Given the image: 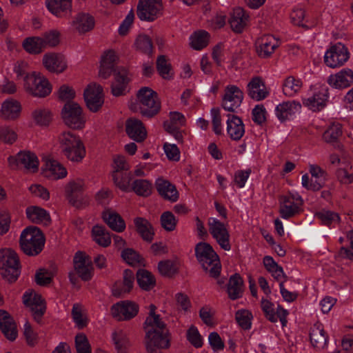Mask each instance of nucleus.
Wrapping results in <instances>:
<instances>
[{
  "label": "nucleus",
  "instance_id": "63",
  "mask_svg": "<svg viewBox=\"0 0 353 353\" xmlns=\"http://www.w3.org/2000/svg\"><path fill=\"white\" fill-rule=\"evenodd\" d=\"M261 307L265 313L266 318L271 322L275 323L277 321V318L275 314L274 304L266 299H262Z\"/></svg>",
  "mask_w": 353,
  "mask_h": 353
},
{
  "label": "nucleus",
  "instance_id": "56",
  "mask_svg": "<svg viewBox=\"0 0 353 353\" xmlns=\"http://www.w3.org/2000/svg\"><path fill=\"white\" fill-rule=\"evenodd\" d=\"M315 216L325 225L339 223L341 220L339 214L330 210H321L316 213Z\"/></svg>",
  "mask_w": 353,
  "mask_h": 353
},
{
  "label": "nucleus",
  "instance_id": "31",
  "mask_svg": "<svg viewBox=\"0 0 353 353\" xmlns=\"http://www.w3.org/2000/svg\"><path fill=\"white\" fill-rule=\"evenodd\" d=\"M156 188L159 194L165 200L175 202L179 199V192L174 185L170 181L158 179L155 183Z\"/></svg>",
  "mask_w": 353,
  "mask_h": 353
},
{
  "label": "nucleus",
  "instance_id": "21",
  "mask_svg": "<svg viewBox=\"0 0 353 353\" xmlns=\"http://www.w3.org/2000/svg\"><path fill=\"white\" fill-rule=\"evenodd\" d=\"M327 83L336 89H345L353 84V70L350 68H343L334 74H331Z\"/></svg>",
  "mask_w": 353,
  "mask_h": 353
},
{
  "label": "nucleus",
  "instance_id": "43",
  "mask_svg": "<svg viewBox=\"0 0 353 353\" xmlns=\"http://www.w3.org/2000/svg\"><path fill=\"white\" fill-rule=\"evenodd\" d=\"M137 230L142 239L151 242L154 237V230L151 223L145 219L137 217L134 221Z\"/></svg>",
  "mask_w": 353,
  "mask_h": 353
},
{
  "label": "nucleus",
  "instance_id": "45",
  "mask_svg": "<svg viewBox=\"0 0 353 353\" xmlns=\"http://www.w3.org/2000/svg\"><path fill=\"white\" fill-rule=\"evenodd\" d=\"M243 283V279L238 274H235L230 278L227 290L228 296L231 299L235 300L241 296Z\"/></svg>",
  "mask_w": 353,
  "mask_h": 353
},
{
  "label": "nucleus",
  "instance_id": "6",
  "mask_svg": "<svg viewBox=\"0 0 353 353\" xmlns=\"http://www.w3.org/2000/svg\"><path fill=\"white\" fill-rule=\"evenodd\" d=\"M23 87L28 94L37 97H45L52 91V86L48 79L36 72L26 77Z\"/></svg>",
  "mask_w": 353,
  "mask_h": 353
},
{
  "label": "nucleus",
  "instance_id": "12",
  "mask_svg": "<svg viewBox=\"0 0 353 353\" xmlns=\"http://www.w3.org/2000/svg\"><path fill=\"white\" fill-rule=\"evenodd\" d=\"M23 303L30 310L34 319L39 323L46 310V303L42 296L28 290L23 295Z\"/></svg>",
  "mask_w": 353,
  "mask_h": 353
},
{
  "label": "nucleus",
  "instance_id": "13",
  "mask_svg": "<svg viewBox=\"0 0 353 353\" xmlns=\"http://www.w3.org/2000/svg\"><path fill=\"white\" fill-rule=\"evenodd\" d=\"M210 233L220 247L226 251L231 249L230 234L225 224L215 218L208 219Z\"/></svg>",
  "mask_w": 353,
  "mask_h": 353
},
{
  "label": "nucleus",
  "instance_id": "37",
  "mask_svg": "<svg viewBox=\"0 0 353 353\" xmlns=\"http://www.w3.org/2000/svg\"><path fill=\"white\" fill-rule=\"evenodd\" d=\"M21 110V104L17 100L9 99L1 105V117L5 119L12 120L19 117Z\"/></svg>",
  "mask_w": 353,
  "mask_h": 353
},
{
  "label": "nucleus",
  "instance_id": "26",
  "mask_svg": "<svg viewBox=\"0 0 353 353\" xmlns=\"http://www.w3.org/2000/svg\"><path fill=\"white\" fill-rule=\"evenodd\" d=\"M125 131L130 138L137 142L143 141L147 137L143 123L137 119L130 118L126 121Z\"/></svg>",
  "mask_w": 353,
  "mask_h": 353
},
{
  "label": "nucleus",
  "instance_id": "5",
  "mask_svg": "<svg viewBox=\"0 0 353 353\" xmlns=\"http://www.w3.org/2000/svg\"><path fill=\"white\" fill-rule=\"evenodd\" d=\"M141 114L151 118L156 115L161 108L157 93L148 87L141 88L137 94Z\"/></svg>",
  "mask_w": 353,
  "mask_h": 353
},
{
  "label": "nucleus",
  "instance_id": "3",
  "mask_svg": "<svg viewBox=\"0 0 353 353\" xmlns=\"http://www.w3.org/2000/svg\"><path fill=\"white\" fill-rule=\"evenodd\" d=\"M21 265L17 252L10 248L0 250V274L10 283H14L21 274Z\"/></svg>",
  "mask_w": 353,
  "mask_h": 353
},
{
  "label": "nucleus",
  "instance_id": "51",
  "mask_svg": "<svg viewBox=\"0 0 353 353\" xmlns=\"http://www.w3.org/2000/svg\"><path fill=\"white\" fill-rule=\"evenodd\" d=\"M112 179L114 184L120 190L124 192L130 191V181L132 179V174L130 172L125 171L112 173Z\"/></svg>",
  "mask_w": 353,
  "mask_h": 353
},
{
  "label": "nucleus",
  "instance_id": "24",
  "mask_svg": "<svg viewBox=\"0 0 353 353\" xmlns=\"http://www.w3.org/2000/svg\"><path fill=\"white\" fill-rule=\"evenodd\" d=\"M0 330L5 337L10 341H14L17 337L16 323L10 314L3 310H0Z\"/></svg>",
  "mask_w": 353,
  "mask_h": 353
},
{
  "label": "nucleus",
  "instance_id": "17",
  "mask_svg": "<svg viewBox=\"0 0 353 353\" xmlns=\"http://www.w3.org/2000/svg\"><path fill=\"white\" fill-rule=\"evenodd\" d=\"M138 305L130 301H120L111 307L112 316L119 321L130 320L134 318L138 314Z\"/></svg>",
  "mask_w": 353,
  "mask_h": 353
},
{
  "label": "nucleus",
  "instance_id": "14",
  "mask_svg": "<svg viewBox=\"0 0 353 353\" xmlns=\"http://www.w3.org/2000/svg\"><path fill=\"white\" fill-rule=\"evenodd\" d=\"M348 59L347 49L341 43L332 46L324 56L325 63L332 68L343 65Z\"/></svg>",
  "mask_w": 353,
  "mask_h": 353
},
{
  "label": "nucleus",
  "instance_id": "18",
  "mask_svg": "<svg viewBox=\"0 0 353 353\" xmlns=\"http://www.w3.org/2000/svg\"><path fill=\"white\" fill-rule=\"evenodd\" d=\"M83 182L81 179L70 181L65 186V194L69 202L75 208H81L88 203L81 194Z\"/></svg>",
  "mask_w": 353,
  "mask_h": 353
},
{
  "label": "nucleus",
  "instance_id": "57",
  "mask_svg": "<svg viewBox=\"0 0 353 353\" xmlns=\"http://www.w3.org/2000/svg\"><path fill=\"white\" fill-rule=\"evenodd\" d=\"M75 348L77 353H92L91 346L87 336L80 333L75 336Z\"/></svg>",
  "mask_w": 353,
  "mask_h": 353
},
{
  "label": "nucleus",
  "instance_id": "53",
  "mask_svg": "<svg viewBox=\"0 0 353 353\" xmlns=\"http://www.w3.org/2000/svg\"><path fill=\"white\" fill-rule=\"evenodd\" d=\"M34 121L39 125H48L52 119L51 112L46 108H38L32 113Z\"/></svg>",
  "mask_w": 353,
  "mask_h": 353
},
{
  "label": "nucleus",
  "instance_id": "47",
  "mask_svg": "<svg viewBox=\"0 0 353 353\" xmlns=\"http://www.w3.org/2000/svg\"><path fill=\"white\" fill-rule=\"evenodd\" d=\"M210 35L205 30L194 32L190 37L191 47L196 50L205 48L209 43Z\"/></svg>",
  "mask_w": 353,
  "mask_h": 353
},
{
  "label": "nucleus",
  "instance_id": "61",
  "mask_svg": "<svg viewBox=\"0 0 353 353\" xmlns=\"http://www.w3.org/2000/svg\"><path fill=\"white\" fill-rule=\"evenodd\" d=\"M158 268L161 274L166 276H171L177 271L176 264L170 260L160 261Z\"/></svg>",
  "mask_w": 353,
  "mask_h": 353
},
{
  "label": "nucleus",
  "instance_id": "22",
  "mask_svg": "<svg viewBox=\"0 0 353 353\" xmlns=\"http://www.w3.org/2000/svg\"><path fill=\"white\" fill-rule=\"evenodd\" d=\"M114 74V81L111 85L112 94L115 97L124 95L127 85L130 81L128 71L123 67H118Z\"/></svg>",
  "mask_w": 353,
  "mask_h": 353
},
{
  "label": "nucleus",
  "instance_id": "35",
  "mask_svg": "<svg viewBox=\"0 0 353 353\" xmlns=\"http://www.w3.org/2000/svg\"><path fill=\"white\" fill-rule=\"evenodd\" d=\"M117 60V57L114 51L110 50L105 53L101 58L99 76L105 79L111 75L113 70L115 72Z\"/></svg>",
  "mask_w": 353,
  "mask_h": 353
},
{
  "label": "nucleus",
  "instance_id": "58",
  "mask_svg": "<svg viewBox=\"0 0 353 353\" xmlns=\"http://www.w3.org/2000/svg\"><path fill=\"white\" fill-rule=\"evenodd\" d=\"M157 69L159 74L165 79L171 77L170 75L171 71V65L168 62L165 55H160L157 60Z\"/></svg>",
  "mask_w": 353,
  "mask_h": 353
},
{
  "label": "nucleus",
  "instance_id": "62",
  "mask_svg": "<svg viewBox=\"0 0 353 353\" xmlns=\"http://www.w3.org/2000/svg\"><path fill=\"white\" fill-rule=\"evenodd\" d=\"M187 339L189 342L195 347H201L203 345V341L198 329L192 325L187 332Z\"/></svg>",
  "mask_w": 353,
  "mask_h": 353
},
{
  "label": "nucleus",
  "instance_id": "15",
  "mask_svg": "<svg viewBox=\"0 0 353 353\" xmlns=\"http://www.w3.org/2000/svg\"><path fill=\"white\" fill-rule=\"evenodd\" d=\"M83 96L88 108L93 112H97L104 103L103 88L100 85H88L84 90Z\"/></svg>",
  "mask_w": 353,
  "mask_h": 353
},
{
  "label": "nucleus",
  "instance_id": "52",
  "mask_svg": "<svg viewBox=\"0 0 353 353\" xmlns=\"http://www.w3.org/2000/svg\"><path fill=\"white\" fill-rule=\"evenodd\" d=\"M22 46L25 50L30 54H39L44 49L41 37L26 38Z\"/></svg>",
  "mask_w": 353,
  "mask_h": 353
},
{
  "label": "nucleus",
  "instance_id": "27",
  "mask_svg": "<svg viewBox=\"0 0 353 353\" xmlns=\"http://www.w3.org/2000/svg\"><path fill=\"white\" fill-rule=\"evenodd\" d=\"M145 347L148 353H162L161 349H167L170 347L168 338H161L154 332H149L145 336Z\"/></svg>",
  "mask_w": 353,
  "mask_h": 353
},
{
  "label": "nucleus",
  "instance_id": "2",
  "mask_svg": "<svg viewBox=\"0 0 353 353\" xmlns=\"http://www.w3.org/2000/svg\"><path fill=\"white\" fill-rule=\"evenodd\" d=\"M195 255L203 270L208 272L210 276H219L221 265L218 254L208 243L200 242L195 246Z\"/></svg>",
  "mask_w": 353,
  "mask_h": 353
},
{
  "label": "nucleus",
  "instance_id": "39",
  "mask_svg": "<svg viewBox=\"0 0 353 353\" xmlns=\"http://www.w3.org/2000/svg\"><path fill=\"white\" fill-rule=\"evenodd\" d=\"M303 81L301 79L294 76L286 77L283 83L282 90L284 95L293 97L296 95L303 87Z\"/></svg>",
  "mask_w": 353,
  "mask_h": 353
},
{
  "label": "nucleus",
  "instance_id": "32",
  "mask_svg": "<svg viewBox=\"0 0 353 353\" xmlns=\"http://www.w3.org/2000/svg\"><path fill=\"white\" fill-rule=\"evenodd\" d=\"M248 94L255 101H261L269 94L264 82L260 77L252 78L248 84Z\"/></svg>",
  "mask_w": 353,
  "mask_h": 353
},
{
  "label": "nucleus",
  "instance_id": "34",
  "mask_svg": "<svg viewBox=\"0 0 353 353\" xmlns=\"http://www.w3.org/2000/svg\"><path fill=\"white\" fill-rule=\"evenodd\" d=\"M27 218L32 223L47 226L50 224L49 213L38 206H30L26 210Z\"/></svg>",
  "mask_w": 353,
  "mask_h": 353
},
{
  "label": "nucleus",
  "instance_id": "23",
  "mask_svg": "<svg viewBox=\"0 0 353 353\" xmlns=\"http://www.w3.org/2000/svg\"><path fill=\"white\" fill-rule=\"evenodd\" d=\"M44 67L49 72L61 73L67 68V62L65 57L57 53H47L42 59Z\"/></svg>",
  "mask_w": 353,
  "mask_h": 353
},
{
  "label": "nucleus",
  "instance_id": "9",
  "mask_svg": "<svg viewBox=\"0 0 353 353\" xmlns=\"http://www.w3.org/2000/svg\"><path fill=\"white\" fill-rule=\"evenodd\" d=\"M162 0H139L137 14L141 21H153L162 13Z\"/></svg>",
  "mask_w": 353,
  "mask_h": 353
},
{
  "label": "nucleus",
  "instance_id": "20",
  "mask_svg": "<svg viewBox=\"0 0 353 353\" xmlns=\"http://www.w3.org/2000/svg\"><path fill=\"white\" fill-rule=\"evenodd\" d=\"M278 46V40L271 34L263 35L256 41V53L263 59L270 57Z\"/></svg>",
  "mask_w": 353,
  "mask_h": 353
},
{
  "label": "nucleus",
  "instance_id": "1",
  "mask_svg": "<svg viewBox=\"0 0 353 353\" xmlns=\"http://www.w3.org/2000/svg\"><path fill=\"white\" fill-rule=\"evenodd\" d=\"M61 153L68 160L80 162L85 156V148L80 137L70 131L61 132L58 137Z\"/></svg>",
  "mask_w": 353,
  "mask_h": 353
},
{
  "label": "nucleus",
  "instance_id": "4",
  "mask_svg": "<svg viewBox=\"0 0 353 353\" xmlns=\"http://www.w3.org/2000/svg\"><path fill=\"white\" fill-rule=\"evenodd\" d=\"M45 244V237L41 230L36 226L26 228L20 236V246L23 252L30 256L39 254Z\"/></svg>",
  "mask_w": 353,
  "mask_h": 353
},
{
  "label": "nucleus",
  "instance_id": "50",
  "mask_svg": "<svg viewBox=\"0 0 353 353\" xmlns=\"http://www.w3.org/2000/svg\"><path fill=\"white\" fill-rule=\"evenodd\" d=\"M131 190L137 195L146 197L152 194V184L146 179H136L131 185Z\"/></svg>",
  "mask_w": 353,
  "mask_h": 353
},
{
  "label": "nucleus",
  "instance_id": "25",
  "mask_svg": "<svg viewBox=\"0 0 353 353\" xmlns=\"http://www.w3.org/2000/svg\"><path fill=\"white\" fill-rule=\"evenodd\" d=\"M327 98V90L321 88L311 97L303 99V104L312 111H319L325 106Z\"/></svg>",
  "mask_w": 353,
  "mask_h": 353
},
{
  "label": "nucleus",
  "instance_id": "11",
  "mask_svg": "<svg viewBox=\"0 0 353 353\" xmlns=\"http://www.w3.org/2000/svg\"><path fill=\"white\" fill-rule=\"evenodd\" d=\"M279 213L283 219H288L300 212L303 199L298 194L289 193L279 199Z\"/></svg>",
  "mask_w": 353,
  "mask_h": 353
},
{
  "label": "nucleus",
  "instance_id": "59",
  "mask_svg": "<svg viewBox=\"0 0 353 353\" xmlns=\"http://www.w3.org/2000/svg\"><path fill=\"white\" fill-rule=\"evenodd\" d=\"M176 223L177 220L171 212H165L161 216V226L166 231H173L176 228Z\"/></svg>",
  "mask_w": 353,
  "mask_h": 353
},
{
  "label": "nucleus",
  "instance_id": "41",
  "mask_svg": "<svg viewBox=\"0 0 353 353\" xmlns=\"http://www.w3.org/2000/svg\"><path fill=\"white\" fill-rule=\"evenodd\" d=\"M311 343L314 347L323 348L327 342V336L320 324H314L310 332Z\"/></svg>",
  "mask_w": 353,
  "mask_h": 353
},
{
  "label": "nucleus",
  "instance_id": "46",
  "mask_svg": "<svg viewBox=\"0 0 353 353\" xmlns=\"http://www.w3.org/2000/svg\"><path fill=\"white\" fill-rule=\"evenodd\" d=\"M93 240L100 246L106 248L111 243L109 232L102 226L95 225L92 230Z\"/></svg>",
  "mask_w": 353,
  "mask_h": 353
},
{
  "label": "nucleus",
  "instance_id": "44",
  "mask_svg": "<svg viewBox=\"0 0 353 353\" xmlns=\"http://www.w3.org/2000/svg\"><path fill=\"white\" fill-rule=\"evenodd\" d=\"M47 176L54 179H60L67 176V170L59 161L49 160L46 163Z\"/></svg>",
  "mask_w": 353,
  "mask_h": 353
},
{
  "label": "nucleus",
  "instance_id": "42",
  "mask_svg": "<svg viewBox=\"0 0 353 353\" xmlns=\"http://www.w3.org/2000/svg\"><path fill=\"white\" fill-rule=\"evenodd\" d=\"M72 25L79 33H85L94 28V19L89 14L80 13L76 16Z\"/></svg>",
  "mask_w": 353,
  "mask_h": 353
},
{
  "label": "nucleus",
  "instance_id": "36",
  "mask_svg": "<svg viewBox=\"0 0 353 353\" xmlns=\"http://www.w3.org/2000/svg\"><path fill=\"white\" fill-rule=\"evenodd\" d=\"M48 10L57 17H63L71 12V0H46Z\"/></svg>",
  "mask_w": 353,
  "mask_h": 353
},
{
  "label": "nucleus",
  "instance_id": "33",
  "mask_svg": "<svg viewBox=\"0 0 353 353\" xmlns=\"http://www.w3.org/2000/svg\"><path fill=\"white\" fill-rule=\"evenodd\" d=\"M228 134L232 140L239 141L245 133L244 124L242 120L237 116L228 114Z\"/></svg>",
  "mask_w": 353,
  "mask_h": 353
},
{
  "label": "nucleus",
  "instance_id": "28",
  "mask_svg": "<svg viewBox=\"0 0 353 353\" xmlns=\"http://www.w3.org/2000/svg\"><path fill=\"white\" fill-rule=\"evenodd\" d=\"M301 108V104L296 101H288L279 103L275 109V114L281 122H284L290 119L296 112Z\"/></svg>",
  "mask_w": 353,
  "mask_h": 353
},
{
  "label": "nucleus",
  "instance_id": "29",
  "mask_svg": "<svg viewBox=\"0 0 353 353\" xmlns=\"http://www.w3.org/2000/svg\"><path fill=\"white\" fill-rule=\"evenodd\" d=\"M145 336L149 332H154L161 338H168L165 323L161 320L159 315L148 316L144 322Z\"/></svg>",
  "mask_w": 353,
  "mask_h": 353
},
{
  "label": "nucleus",
  "instance_id": "49",
  "mask_svg": "<svg viewBox=\"0 0 353 353\" xmlns=\"http://www.w3.org/2000/svg\"><path fill=\"white\" fill-rule=\"evenodd\" d=\"M342 133V125L339 123H334L324 132L323 139L327 143L334 144L338 142Z\"/></svg>",
  "mask_w": 353,
  "mask_h": 353
},
{
  "label": "nucleus",
  "instance_id": "48",
  "mask_svg": "<svg viewBox=\"0 0 353 353\" xmlns=\"http://www.w3.org/2000/svg\"><path fill=\"white\" fill-rule=\"evenodd\" d=\"M137 280L140 288L144 290H150L156 285L154 276L146 270H139L137 272Z\"/></svg>",
  "mask_w": 353,
  "mask_h": 353
},
{
  "label": "nucleus",
  "instance_id": "7",
  "mask_svg": "<svg viewBox=\"0 0 353 353\" xmlns=\"http://www.w3.org/2000/svg\"><path fill=\"white\" fill-rule=\"evenodd\" d=\"M61 116L64 123L70 128L79 130L85 125V119L82 109L77 103H66L62 109Z\"/></svg>",
  "mask_w": 353,
  "mask_h": 353
},
{
  "label": "nucleus",
  "instance_id": "40",
  "mask_svg": "<svg viewBox=\"0 0 353 353\" xmlns=\"http://www.w3.org/2000/svg\"><path fill=\"white\" fill-rule=\"evenodd\" d=\"M103 219L112 230L117 232H121L125 228L124 220L115 212L111 210L105 211L103 213Z\"/></svg>",
  "mask_w": 353,
  "mask_h": 353
},
{
  "label": "nucleus",
  "instance_id": "38",
  "mask_svg": "<svg viewBox=\"0 0 353 353\" xmlns=\"http://www.w3.org/2000/svg\"><path fill=\"white\" fill-rule=\"evenodd\" d=\"M134 281V273L130 270H125L123 272V282L117 281L112 288V293L114 296H119L122 293H128L133 287Z\"/></svg>",
  "mask_w": 353,
  "mask_h": 353
},
{
  "label": "nucleus",
  "instance_id": "55",
  "mask_svg": "<svg viewBox=\"0 0 353 353\" xmlns=\"http://www.w3.org/2000/svg\"><path fill=\"white\" fill-rule=\"evenodd\" d=\"M41 39L44 49L47 47H56L60 43V32L56 30H51L45 32Z\"/></svg>",
  "mask_w": 353,
  "mask_h": 353
},
{
  "label": "nucleus",
  "instance_id": "8",
  "mask_svg": "<svg viewBox=\"0 0 353 353\" xmlns=\"http://www.w3.org/2000/svg\"><path fill=\"white\" fill-rule=\"evenodd\" d=\"M311 178L305 174L302 176V185L308 190L319 191L325 185L327 181V172L317 165H310Z\"/></svg>",
  "mask_w": 353,
  "mask_h": 353
},
{
  "label": "nucleus",
  "instance_id": "19",
  "mask_svg": "<svg viewBox=\"0 0 353 353\" xmlns=\"http://www.w3.org/2000/svg\"><path fill=\"white\" fill-rule=\"evenodd\" d=\"M74 268L79 276L83 281H89L93 275V267L90 258L84 252H77L73 259Z\"/></svg>",
  "mask_w": 353,
  "mask_h": 353
},
{
  "label": "nucleus",
  "instance_id": "30",
  "mask_svg": "<svg viewBox=\"0 0 353 353\" xmlns=\"http://www.w3.org/2000/svg\"><path fill=\"white\" fill-rule=\"evenodd\" d=\"M249 15L240 7L234 8L230 14L229 23L232 30L236 32H243L248 23Z\"/></svg>",
  "mask_w": 353,
  "mask_h": 353
},
{
  "label": "nucleus",
  "instance_id": "16",
  "mask_svg": "<svg viewBox=\"0 0 353 353\" xmlns=\"http://www.w3.org/2000/svg\"><path fill=\"white\" fill-rule=\"evenodd\" d=\"M243 99V93L239 87L229 85L225 88V94L222 100V107L227 111L234 112Z\"/></svg>",
  "mask_w": 353,
  "mask_h": 353
},
{
  "label": "nucleus",
  "instance_id": "64",
  "mask_svg": "<svg viewBox=\"0 0 353 353\" xmlns=\"http://www.w3.org/2000/svg\"><path fill=\"white\" fill-rule=\"evenodd\" d=\"M52 281L51 273L45 269L39 270L35 274V282L37 285L44 286Z\"/></svg>",
  "mask_w": 353,
  "mask_h": 353
},
{
  "label": "nucleus",
  "instance_id": "60",
  "mask_svg": "<svg viewBox=\"0 0 353 353\" xmlns=\"http://www.w3.org/2000/svg\"><path fill=\"white\" fill-rule=\"evenodd\" d=\"M252 314L245 310L236 312L235 318L238 324L244 330H248L251 327Z\"/></svg>",
  "mask_w": 353,
  "mask_h": 353
},
{
  "label": "nucleus",
  "instance_id": "10",
  "mask_svg": "<svg viewBox=\"0 0 353 353\" xmlns=\"http://www.w3.org/2000/svg\"><path fill=\"white\" fill-rule=\"evenodd\" d=\"M8 161L9 166L12 169L23 168L32 172L38 170V158L34 153L30 151H21L15 157H10Z\"/></svg>",
  "mask_w": 353,
  "mask_h": 353
},
{
  "label": "nucleus",
  "instance_id": "54",
  "mask_svg": "<svg viewBox=\"0 0 353 353\" xmlns=\"http://www.w3.org/2000/svg\"><path fill=\"white\" fill-rule=\"evenodd\" d=\"M134 46L137 50L144 54H150L152 52V40L145 34H140L137 37Z\"/></svg>",
  "mask_w": 353,
  "mask_h": 353
}]
</instances>
